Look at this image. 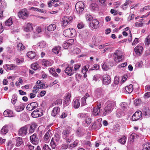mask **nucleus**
I'll return each mask as SVG.
<instances>
[{
    "instance_id": "1",
    "label": "nucleus",
    "mask_w": 150,
    "mask_h": 150,
    "mask_svg": "<svg viewBox=\"0 0 150 150\" xmlns=\"http://www.w3.org/2000/svg\"><path fill=\"white\" fill-rule=\"evenodd\" d=\"M84 6V4L82 1H79L76 3L75 7L77 14L81 15L83 13Z\"/></svg>"
},
{
    "instance_id": "2",
    "label": "nucleus",
    "mask_w": 150,
    "mask_h": 150,
    "mask_svg": "<svg viewBox=\"0 0 150 150\" xmlns=\"http://www.w3.org/2000/svg\"><path fill=\"white\" fill-rule=\"evenodd\" d=\"M114 60L116 62H119L123 59L124 56L122 53L120 51L116 50L114 52Z\"/></svg>"
},
{
    "instance_id": "3",
    "label": "nucleus",
    "mask_w": 150,
    "mask_h": 150,
    "mask_svg": "<svg viewBox=\"0 0 150 150\" xmlns=\"http://www.w3.org/2000/svg\"><path fill=\"white\" fill-rule=\"evenodd\" d=\"M75 34V30L72 28L67 29L63 32L64 35L68 37H73L74 36Z\"/></svg>"
},
{
    "instance_id": "4",
    "label": "nucleus",
    "mask_w": 150,
    "mask_h": 150,
    "mask_svg": "<svg viewBox=\"0 0 150 150\" xmlns=\"http://www.w3.org/2000/svg\"><path fill=\"white\" fill-rule=\"evenodd\" d=\"M29 13L27 9L24 8L22 9L18 13V17L22 19L25 20L28 17Z\"/></svg>"
},
{
    "instance_id": "5",
    "label": "nucleus",
    "mask_w": 150,
    "mask_h": 150,
    "mask_svg": "<svg viewBox=\"0 0 150 150\" xmlns=\"http://www.w3.org/2000/svg\"><path fill=\"white\" fill-rule=\"evenodd\" d=\"M115 105V104L114 103H110L108 104L105 108L103 112L104 115H106L110 113L113 110Z\"/></svg>"
},
{
    "instance_id": "6",
    "label": "nucleus",
    "mask_w": 150,
    "mask_h": 150,
    "mask_svg": "<svg viewBox=\"0 0 150 150\" xmlns=\"http://www.w3.org/2000/svg\"><path fill=\"white\" fill-rule=\"evenodd\" d=\"M29 125H25L21 127L18 130V134L19 136L23 137L27 133V131Z\"/></svg>"
},
{
    "instance_id": "7",
    "label": "nucleus",
    "mask_w": 150,
    "mask_h": 150,
    "mask_svg": "<svg viewBox=\"0 0 150 150\" xmlns=\"http://www.w3.org/2000/svg\"><path fill=\"white\" fill-rule=\"evenodd\" d=\"M73 18L70 16H65L63 17L62 21V26L65 27L68 24H70L72 21Z\"/></svg>"
},
{
    "instance_id": "8",
    "label": "nucleus",
    "mask_w": 150,
    "mask_h": 150,
    "mask_svg": "<svg viewBox=\"0 0 150 150\" xmlns=\"http://www.w3.org/2000/svg\"><path fill=\"white\" fill-rule=\"evenodd\" d=\"M43 114V111L41 109L34 110L31 113V115L34 118L38 117L41 116Z\"/></svg>"
},
{
    "instance_id": "9",
    "label": "nucleus",
    "mask_w": 150,
    "mask_h": 150,
    "mask_svg": "<svg viewBox=\"0 0 150 150\" xmlns=\"http://www.w3.org/2000/svg\"><path fill=\"white\" fill-rule=\"evenodd\" d=\"M30 140L31 142L34 145H36L39 143V139L36 133L34 134L30 137Z\"/></svg>"
},
{
    "instance_id": "10",
    "label": "nucleus",
    "mask_w": 150,
    "mask_h": 150,
    "mask_svg": "<svg viewBox=\"0 0 150 150\" xmlns=\"http://www.w3.org/2000/svg\"><path fill=\"white\" fill-rule=\"evenodd\" d=\"M142 112L140 111L136 112L132 115V120L133 121H136L140 119L142 116Z\"/></svg>"
},
{
    "instance_id": "11",
    "label": "nucleus",
    "mask_w": 150,
    "mask_h": 150,
    "mask_svg": "<svg viewBox=\"0 0 150 150\" xmlns=\"http://www.w3.org/2000/svg\"><path fill=\"white\" fill-rule=\"evenodd\" d=\"M38 106V103L36 102H33L28 105L27 109L29 111H31L37 108Z\"/></svg>"
},
{
    "instance_id": "12",
    "label": "nucleus",
    "mask_w": 150,
    "mask_h": 150,
    "mask_svg": "<svg viewBox=\"0 0 150 150\" xmlns=\"http://www.w3.org/2000/svg\"><path fill=\"white\" fill-rule=\"evenodd\" d=\"M99 22L97 19L93 20L90 23L91 27L94 29H97L99 27Z\"/></svg>"
},
{
    "instance_id": "13",
    "label": "nucleus",
    "mask_w": 150,
    "mask_h": 150,
    "mask_svg": "<svg viewBox=\"0 0 150 150\" xmlns=\"http://www.w3.org/2000/svg\"><path fill=\"white\" fill-rule=\"evenodd\" d=\"M103 83L104 84L108 85L111 82V78L110 76L107 75L105 74L103 76Z\"/></svg>"
},
{
    "instance_id": "14",
    "label": "nucleus",
    "mask_w": 150,
    "mask_h": 150,
    "mask_svg": "<svg viewBox=\"0 0 150 150\" xmlns=\"http://www.w3.org/2000/svg\"><path fill=\"white\" fill-rule=\"evenodd\" d=\"M27 56L29 58L34 60H37L38 58V57L35 52L32 51L28 52L27 54Z\"/></svg>"
},
{
    "instance_id": "15",
    "label": "nucleus",
    "mask_w": 150,
    "mask_h": 150,
    "mask_svg": "<svg viewBox=\"0 0 150 150\" xmlns=\"http://www.w3.org/2000/svg\"><path fill=\"white\" fill-rule=\"evenodd\" d=\"M89 98H92V97H90L89 94L86 93L81 99V106H83L85 105L86 104V100L88 101Z\"/></svg>"
},
{
    "instance_id": "16",
    "label": "nucleus",
    "mask_w": 150,
    "mask_h": 150,
    "mask_svg": "<svg viewBox=\"0 0 150 150\" xmlns=\"http://www.w3.org/2000/svg\"><path fill=\"white\" fill-rule=\"evenodd\" d=\"M65 72L69 76L72 75L74 73V71L73 69V67H67L65 70Z\"/></svg>"
},
{
    "instance_id": "17",
    "label": "nucleus",
    "mask_w": 150,
    "mask_h": 150,
    "mask_svg": "<svg viewBox=\"0 0 150 150\" xmlns=\"http://www.w3.org/2000/svg\"><path fill=\"white\" fill-rule=\"evenodd\" d=\"M3 115L6 117H13V113L11 110H6L4 112Z\"/></svg>"
},
{
    "instance_id": "18",
    "label": "nucleus",
    "mask_w": 150,
    "mask_h": 150,
    "mask_svg": "<svg viewBox=\"0 0 150 150\" xmlns=\"http://www.w3.org/2000/svg\"><path fill=\"white\" fill-rule=\"evenodd\" d=\"M71 94L70 93H68L67 95L65 97L64 100V104L67 106L68 105L71 100Z\"/></svg>"
},
{
    "instance_id": "19",
    "label": "nucleus",
    "mask_w": 150,
    "mask_h": 150,
    "mask_svg": "<svg viewBox=\"0 0 150 150\" xmlns=\"http://www.w3.org/2000/svg\"><path fill=\"white\" fill-rule=\"evenodd\" d=\"M134 50L137 54H141L143 51V47L141 45L137 46L135 48Z\"/></svg>"
},
{
    "instance_id": "20",
    "label": "nucleus",
    "mask_w": 150,
    "mask_h": 150,
    "mask_svg": "<svg viewBox=\"0 0 150 150\" xmlns=\"http://www.w3.org/2000/svg\"><path fill=\"white\" fill-rule=\"evenodd\" d=\"M100 104L99 105H97L96 107H94L93 108L92 114L93 115L97 116L99 115L100 111Z\"/></svg>"
},
{
    "instance_id": "21",
    "label": "nucleus",
    "mask_w": 150,
    "mask_h": 150,
    "mask_svg": "<svg viewBox=\"0 0 150 150\" xmlns=\"http://www.w3.org/2000/svg\"><path fill=\"white\" fill-rule=\"evenodd\" d=\"M54 133V132L52 130L49 129L46 133L44 137L45 140H47L49 138L51 137Z\"/></svg>"
},
{
    "instance_id": "22",
    "label": "nucleus",
    "mask_w": 150,
    "mask_h": 150,
    "mask_svg": "<svg viewBox=\"0 0 150 150\" xmlns=\"http://www.w3.org/2000/svg\"><path fill=\"white\" fill-rule=\"evenodd\" d=\"M80 102L78 99H74L72 103V105L75 108H78L80 106Z\"/></svg>"
},
{
    "instance_id": "23",
    "label": "nucleus",
    "mask_w": 150,
    "mask_h": 150,
    "mask_svg": "<svg viewBox=\"0 0 150 150\" xmlns=\"http://www.w3.org/2000/svg\"><path fill=\"white\" fill-rule=\"evenodd\" d=\"M17 67V66L14 64H6L3 66V67L4 69L8 70H13Z\"/></svg>"
},
{
    "instance_id": "24",
    "label": "nucleus",
    "mask_w": 150,
    "mask_h": 150,
    "mask_svg": "<svg viewBox=\"0 0 150 150\" xmlns=\"http://www.w3.org/2000/svg\"><path fill=\"white\" fill-rule=\"evenodd\" d=\"M60 109L59 107H55L53 109L51 115L53 117H55L56 115L58 114L60 112Z\"/></svg>"
},
{
    "instance_id": "25",
    "label": "nucleus",
    "mask_w": 150,
    "mask_h": 150,
    "mask_svg": "<svg viewBox=\"0 0 150 150\" xmlns=\"http://www.w3.org/2000/svg\"><path fill=\"white\" fill-rule=\"evenodd\" d=\"M24 104L23 103H20L18 105L15 106V110L17 112L22 111L24 109Z\"/></svg>"
},
{
    "instance_id": "26",
    "label": "nucleus",
    "mask_w": 150,
    "mask_h": 150,
    "mask_svg": "<svg viewBox=\"0 0 150 150\" xmlns=\"http://www.w3.org/2000/svg\"><path fill=\"white\" fill-rule=\"evenodd\" d=\"M101 124L98 122H95L92 126V128L93 129H99L101 127Z\"/></svg>"
},
{
    "instance_id": "27",
    "label": "nucleus",
    "mask_w": 150,
    "mask_h": 150,
    "mask_svg": "<svg viewBox=\"0 0 150 150\" xmlns=\"http://www.w3.org/2000/svg\"><path fill=\"white\" fill-rule=\"evenodd\" d=\"M41 64L45 67H49L52 65V63L49 61L45 59H42L41 62Z\"/></svg>"
},
{
    "instance_id": "28",
    "label": "nucleus",
    "mask_w": 150,
    "mask_h": 150,
    "mask_svg": "<svg viewBox=\"0 0 150 150\" xmlns=\"http://www.w3.org/2000/svg\"><path fill=\"white\" fill-rule=\"evenodd\" d=\"M16 146H20L23 143L22 138L21 137H16Z\"/></svg>"
},
{
    "instance_id": "29",
    "label": "nucleus",
    "mask_w": 150,
    "mask_h": 150,
    "mask_svg": "<svg viewBox=\"0 0 150 150\" xmlns=\"http://www.w3.org/2000/svg\"><path fill=\"white\" fill-rule=\"evenodd\" d=\"M8 127L7 125H5L3 127L1 130V132L3 135L5 134L8 131Z\"/></svg>"
},
{
    "instance_id": "30",
    "label": "nucleus",
    "mask_w": 150,
    "mask_h": 150,
    "mask_svg": "<svg viewBox=\"0 0 150 150\" xmlns=\"http://www.w3.org/2000/svg\"><path fill=\"white\" fill-rule=\"evenodd\" d=\"M125 89L126 91L128 93H130L133 91V85L132 84H130L129 86H126Z\"/></svg>"
},
{
    "instance_id": "31",
    "label": "nucleus",
    "mask_w": 150,
    "mask_h": 150,
    "mask_svg": "<svg viewBox=\"0 0 150 150\" xmlns=\"http://www.w3.org/2000/svg\"><path fill=\"white\" fill-rule=\"evenodd\" d=\"M56 25L54 24H51L47 27V30L49 31H53L55 30Z\"/></svg>"
},
{
    "instance_id": "32",
    "label": "nucleus",
    "mask_w": 150,
    "mask_h": 150,
    "mask_svg": "<svg viewBox=\"0 0 150 150\" xmlns=\"http://www.w3.org/2000/svg\"><path fill=\"white\" fill-rule=\"evenodd\" d=\"M62 134L63 138L65 139L70 134V132L68 130H65L63 131Z\"/></svg>"
},
{
    "instance_id": "33",
    "label": "nucleus",
    "mask_w": 150,
    "mask_h": 150,
    "mask_svg": "<svg viewBox=\"0 0 150 150\" xmlns=\"http://www.w3.org/2000/svg\"><path fill=\"white\" fill-rule=\"evenodd\" d=\"M33 28L31 23H28L26 27L24 28V30L26 32L30 31L32 30Z\"/></svg>"
},
{
    "instance_id": "34",
    "label": "nucleus",
    "mask_w": 150,
    "mask_h": 150,
    "mask_svg": "<svg viewBox=\"0 0 150 150\" xmlns=\"http://www.w3.org/2000/svg\"><path fill=\"white\" fill-rule=\"evenodd\" d=\"M13 21L11 18H10L5 22V24L6 26H11L13 23Z\"/></svg>"
},
{
    "instance_id": "35",
    "label": "nucleus",
    "mask_w": 150,
    "mask_h": 150,
    "mask_svg": "<svg viewBox=\"0 0 150 150\" xmlns=\"http://www.w3.org/2000/svg\"><path fill=\"white\" fill-rule=\"evenodd\" d=\"M65 141L67 143H69L72 140L74 139V137L72 135L70 134L65 139Z\"/></svg>"
},
{
    "instance_id": "36",
    "label": "nucleus",
    "mask_w": 150,
    "mask_h": 150,
    "mask_svg": "<svg viewBox=\"0 0 150 150\" xmlns=\"http://www.w3.org/2000/svg\"><path fill=\"white\" fill-rule=\"evenodd\" d=\"M49 71L53 76L55 77H57L58 75L56 73L54 69L53 68H50L49 69Z\"/></svg>"
},
{
    "instance_id": "37",
    "label": "nucleus",
    "mask_w": 150,
    "mask_h": 150,
    "mask_svg": "<svg viewBox=\"0 0 150 150\" xmlns=\"http://www.w3.org/2000/svg\"><path fill=\"white\" fill-rule=\"evenodd\" d=\"M37 45L41 49L45 48L46 46V42L44 41L38 43L37 44Z\"/></svg>"
},
{
    "instance_id": "38",
    "label": "nucleus",
    "mask_w": 150,
    "mask_h": 150,
    "mask_svg": "<svg viewBox=\"0 0 150 150\" xmlns=\"http://www.w3.org/2000/svg\"><path fill=\"white\" fill-rule=\"evenodd\" d=\"M90 8L93 11H95L98 10V7L97 5L95 3H92L90 6Z\"/></svg>"
},
{
    "instance_id": "39",
    "label": "nucleus",
    "mask_w": 150,
    "mask_h": 150,
    "mask_svg": "<svg viewBox=\"0 0 150 150\" xmlns=\"http://www.w3.org/2000/svg\"><path fill=\"white\" fill-rule=\"evenodd\" d=\"M79 144V141L78 140H76L72 144H71L69 146V148L72 149L73 148L75 147L76 146Z\"/></svg>"
},
{
    "instance_id": "40",
    "label": "nucleus",
    "mask_w": 150,
    "mask_h": 150,
    "mask_svg": "<svg viewBox=\"0 0 150 150\" xmlns=\"http://www.w3.org/2000/svg\"><path fill=\"white\" fill-rule=\"evenodd\" d=\"M77 116L79 119H83L86 118L88 117V115L87 114L81 113L78 114Z\"/></svg>"
},
{
    "instance_id": "41",
    "label": "nucleus",
    "mask_w": 150,
    "mask_h": 150,
    "mask_svg": "<svg viewBox=\"0 0 150 150\" xmlns=\"http://www.w3.org/2000/svg\"><path fill=\"white\" fill-rule=\"evenodd\" d=\"M144 148L142 150H150V142H148L144 145Z\"/></svg>"
},
{
    "instance_id": "42",
    "label": "nucleus",
    "mask_w": 150,
    "mask_h": 150,
    "mask_svg": "<svg viewBox=\"0 0 150 150\" xmlns=\"http://www.w3.org/2000/svg\"><path fill=\"white\" fill-rule=\"evenodd\" d=\"M60 48V47L59 46H56L52 49V52L56 54H57L59 52Z\"/></svg>"
},
{
    "instance_id": "43",
    "label": "nucleus",
    "mask_w": 150,
    "mask_h": 150,
    "mask_svg": "<svg viewBox=\"0 0 150 150\" xmlns=\"http://www.w3.org/2000/svg\"><path fill=\"white\" fill-rule=\"evenodd\" d=\"M31 67L34 70H36L40 68L38 64L36 63L32 64L31 65Z\"/></svg>"
},
{
    "instance_id": "44",
    "label": "nucleus",
    "mask_w": 150,
    "mask_h": 150,
    "mask_svg": "<svg viewBox=\"0 0 150 150\" xmlns=\"http://www.w3.org/2000/svg\"><path fill=\"white\" fill-rule=\"evenodd\" d=\"M18 50L20 51L23 50L25 48V47L22 43H19L17 45Z\"/></svg>"
},
{
    "instance_id": "45",
    "label": "nucleus",
    "mask_w": 150,
    "mask_h": 150,
    "mask_svg": "<svg viewBox=\"0 0 150 150\" xmlns=\"http://www.w3.org/2000/svg\"><path fill=\"white\" fill-rule=\"evenodd\" d=\"M89 67V66L88 64H87L84 66L82 68L81 71L83 73H86L88 71Z\"/></svg>"
},
{
    "instance_id": "46",
    "label": "nucleus",
    "mask_w": 150,
    "mask_h": 150,
    "mask_svg": "<svg viewBox=\"0 0 150 150\" xmlns=\"http://www.w3.org/2000/svg\"><path fill=\"white\" fill-rule=\"evenodd\" d=\"M17 100V97L16 95H14L12 96V98L11 100V102L14 105L16 103Z\"/></svg>"
},
{
    "instance_id": "47",
    "label": "nucleus",
    "mask_w": 150,
    "mask_h": 150,
    "mask_svg": "<svg viewBox=\"0 0 150 150\" xmlns=\"http://www.w3.org/2000/svg\"><path fill=\"white\" fill-rule=\"evenodd\" d=\"M15 61L16 63L18 64H20L23 63L24 62V59L23 58L19 59L18 58H16L15 59Z\"/></svg>"
},
{
    "instance_id": "48",
    "label": "nucleus",
    "mask_w": 150,
    "mask_h": 150,
    "mask_svg": "<svg viewBox=\"0 0 150 150\" xmlns=\"http://www.w3.org/2000/svg\"><path fill=\"white\" fill-rule=\"evenodd\" d=\"M145 43L146 45H149L150 43V35H148L145 39Z\"/></svg>"
},
{
    "instance_id": "49",
    "label": "nucleus",
    "mask_w": 150,
    "mask_h": 150,
    "mask_svg": "<svg viewBox=\"0 0 150 150\" xmlns=\"http://www.w3.org/2000/svg\"><path fill=\"white\" fill-rule=\"evenodd\" d=\"M119 142L122 144H125L126 142L125 137L124 136L120 138L119 140Z\"/></svg>"
},
{
    "instance_id": "50",
    "label": "nucleus",
    "mask_w": 150,
    "mask_h": 150,
    "mask_svg": "<svg viewBox=\"0 0 150 150\" xmlns=\"http://www.w3.org/2000/svg\"><path fill=\"white\" fill-rule=\"evenodd\" d=\"M29 133H32L35 130V127L34 125H31L29 126Z\"/></svg>"
},
{
    "instance_id": "51",
    "label": "nucleus",
    "mask_w": 150,
    "mask_h": 150,
    "mask_svg": "<svg viewBox=\"0 0 150 150\" xmlns=\"http://www.w3.org/2000/svg\"><path fill=\"white\" fill-rule=\"evenodd\" d=\"M74 71L76 72L78 71L81 67V64H77L74 65Z\"/></svg>"
},
{
    "instance_id": "52",
    "label": "nucleus",
    "mask_w": 150,
    "mask_h": 150,
    "mask_svg": "<svg viewBox=\"0 0 150 150\" xmlns=\"http://www.w3.org/2000/svg\"><path fill=\"white\" fill-rule=\"evenodd\" d=\"M82 142L84 145H86L89 147H91V144L89 141L83 140L82 141Z\"/></svg>"
},
{
    "instance_id": "53",
    "label": "nucleus",
    "mask_w": 150,
    "mask_h": 150,
    "mask_svg": "<svg viewBox=\"0 0 150 150\" xmlns=\"http://www.w3.org/2000/svg\"><path fill=\"white\" fill-rule=\"evenodd\" d=\"M137 137V135L135 133H133L131 134L129 138L130 141H132L133 139H135Z\"/></svg>"
},
{
    "instance_id": "54",
    "label": "nucleus",
    "mask_w": 150,
    "mask_h": 150,
    "mask_svg": "<svg viewBox=\"0 0 150 150\" xmlns=\"http://www.w3.org/2000/svg\"><path fill=\"white\" fill-rule=\"evenodd\" d=\"M85 17L87 21H89L93 19V17L89 14H86L85 15Z\"/></svg>"
},
{
    "instance_id": "55",
    "label": "nucleus",
    "mask_w": 150,
    "mask_h": 150,
    "mask_svg": "<svg viewBox=\"0 0 150 150\" xmlns=\"http://www.w3.org/2000/svg\"><path fill=\"white\" fill-rule=\"evenodd\" d=\"M102 69L104 71H107L109 69V66L105 63L102 65Z\"/></svg>"
},
{
    "instance_id": "56",
    "label": "nucleus",
    "mask_w": 150,
    "mask_h": 150,
    "mask_svg": "<svg viewBox=\"0 0 150 150\" xmlns=\"http://www.w3.org/2000/svg\"><path fill=\"white\" fill-rule=\"evenodd\" d=\"M73 52L75 54H79L81 50L78 48H74L73 51Z\"/></svg>"
},
{
    "instance_id": "57",
    "label": "nucleus",
    "mask_w": 150,
    "mask_h": 150,
    "mask_svg": "<svg viewBox=\"0 0 150 150\" xmlns=\"http://www.w3.org/2000/svg\"><path fill=\"white\" fill-rule=\"evenodd\" d=\"M28 149V150H33L34 147L30 143H28L27 145Z\"/></svg>"
},
{
    "instance_id": "58",
    "label": "nucleus",
    "mask_w": 150,
    "mask_h": 150,
    "mask_svg": "<svg viewBox=\"0 0 150 150\" xmlns=\"http://www.w3.org/2000/svg\"><path fill=\"white\" fill-rule=\"evenodd\" d=\"M68 146V145L66 143L62 144L61 146V149L63 150L66 149Z\"/></svg>"
},
{
    "instance_id": "59",
    "label": "nucleus",
    "mask_w": 150,
    "mask_h": 150,
    "mask_svg": "<svg viewBox=\"0 0 150 150\" xmlns=\"http://www.w3.org/2000/svg\"><path fill=\"white\" fill-rule=\"evenodd\" d=\"M85 120L86 123L87 125H89L91 122V119L88 117V116L86 118Z\"/></svg>"
},
{
    "instance_id": "60",
    "label": "nucleus",
    "mask_w": 150,
    "mask_h": 150,
    "mask_svg": "<svg viewBox=\"0 0 150 150\" xmlns=\"http://www.w3.org/2000/svg\"><path fill=\"white\" fill-rule=\"evenodd\" d=\"M135 17V15L134 14L132 13L128 17V21H129L132 20H133Z\"/></svg>"
},
{
    "instance_id": "61",
    "label": "nucleus",
    "mask_w": 150,
    "mask_h": 150,
    "mask_svg": "<svg viewBox=\"0 0 150 150\" xmlns=\"http://www.w3.org/2000/svg\"><path fill=\"white\" fill-rule=\"evenodd\" d=\"M81 77V75L79 74H76L75 77L77 81H79Z\"/></svg>"
},
{
    "instance_id": "62",
    "label": "nucleus",
    "mask_w": 150,
    "mask_h": 150,
    "mask_svg": "<svg viewBox=\"0 0 150 150\" xmlns=\"http://www.w3.org/2000/svg\"><path fill=\"white\" fill-rule=\"evenodd\" d=\"M67 42L69 46L71 45L74 43V40L73 39H70L68 40Z\"/></svg>"
},
{
    "instance_id": "63",
    "label": "nucleus",
    "mask_w": 150,
    "mask_h": 150,
    "mask_svg": "<svg viewBox=\"0 0 150 150\" xmlns=\"http://www.w3.org/2000/svg\"><path fill=\"white\" fill-rule=\"evenodd\" d=\"M43 149L44 150H50V149L48 145L46 144H45L43 146Z\"/></svg>"
},
{
    "instance_id": "64",
    "label": "nucleus",
    "mask_w": 150,
    "mask_h": 150,
    "mask_svg": "<svg viewBox=\"0 0 150 150\" xmlns=\"http://www.w3.org/2000/svg\"><path fill=\"white\" fill-rule=\"evenodd\" d=\"M150 97V92H148L145 93L144 96V98H146Z\"/></svg>"
}]
</instances>
